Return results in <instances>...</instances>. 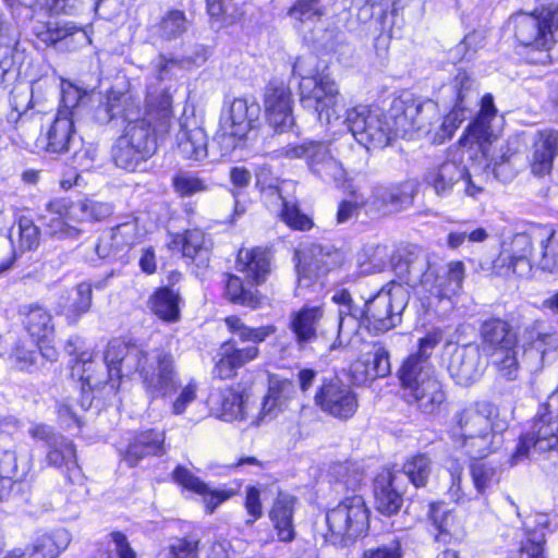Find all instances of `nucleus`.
<instances>
[{"instance_id": "nucleus-11", "label": "nucleus", "mask_w": 558, "mask_h": 558, "mask_svg": "<svg viewBox=\"0 0 558 558\" xmlns=\"http://www.w3.org/2000/svg\"><path fill=\"white\" fill-rule=\"evenodd\" d=\"M330 532L341 541H353L362 535L368 525V511L360 495L344 498L326 514Z\"/></svg>"}, {"instance_id": "nucleus-20", "label": "nucleus", "mask_w": 558, "mask_h": 558, "mask_svg": "<svg viewBox=\"0 0 558 558\" xmlns=\"http://www.w3.org/2000/svg\"><path fill=\"white\" fill-rule=\"evenodd\" d=\"M259 111V105L254 99L235 98L221 117V129L226 134L242 140L257 120Z\"/></svg>"}, {"instance_id": "nucleus-39", "label": "nucleus", "mask_w": 558, "mask_h": 558, "mask_svg": "<svg viewBox=\"0 0 558 558\" xmlns=\"http://www.w3.org/2000/svg\"><path fill=\"white\" fill-rule=\"evenodd\" d=\"M225 294L227 299L238 305L256 308L260 305L262 295L252 284H245L235 275H226Z\"/></svg>"}, {"instance_id": "nucleus-43", "label": "nucleus", "mask_w": 558, "mask_h": 558, "mask_svg": "<svg viewBox=\"0 0 558 558\" xmlns=\"http://www.w3.org/2000/svg\"><path fill=\"white\" fill-rule=\"evenodd\" d=\"M225 324L241 342H253L255 345L265 341L266 338L276 332L274 325L252 328L246 326L240 317L234 315L226 317Z\"/></svg>"}, {"instance_id": "nucleus-12", "label": "nucleus", "mask_w": 558, "mask_h": 558, "mask_svg": "<svg viewBox=\"0 0 558 558\" xmlns=\"http://www.w3.org/2000/svg\"><path fill=\"white\" fill-rule=\"evenodd\" d=\"M409 298L407 287L390 282L366 303V315L374 322L375 328L389 330L400 323Z\"/></svg>"}, {"instance_id": "nucleus-28", "label": "nucleus", "mask_w": 558, "mask_h": 558, "mask_svg": "<svg viewBox=\"0 0 558 558\" xmlns=\"http://www.w3.org/2000/svg\"><path fill=\"white\" fill-rule=\"evenodd\" d=\"M558 153V132L545 130L538 133L533 145L531 158V171L537 177L548 174L553 168V161Z\"/></svg>"}, {"instance_id": "nucleus-32", "label": "nucleus", "mask_w": 558, "mask_h": 558, "mask_svg": "<svg viewBox=\"0 0 558 558\" xmlns=\"http://www.w3.org/2000/svg\"><path fill=\"white\" fill-rule=\"evenodd\" d=\"M481 337L484 349L489 353L518 344V337L511 325L499 318L484 322L481 327Z\"/></svg>"}, {"instance_id": "nucleus-50", "label": "nucleus", "mask_w": 558, "mask_h": 558, "mask_svg": "<svg viewBox=\"0 0 558 558\" xmlns=\"http://www.w3.org/2000/svg\"><path fill=\"white\" fill-rule=\"evenodd\" d=\"M187 20L180 10L167 12L157 25V34L162 40H173L182 36L187 31Z\"/></svg>"}, {"instance_id": "nucleus-51", "label": "nucleus", "mask_w": 558, "mask_h": 558, "mask_svg": "<svg viewBox=\"0 0 558 558\" xmlns=\"http://www.w3.org/2000/svg\"><path fill=\"white\" fill-rule=\"evenodd\" d=\"M102 0H47L46 7L50 14L78 15L96 13Z\"/></svg>"}, {"instance_id": "nucleus-7", "label": "nucleus", "mask_w": 558, "mask_h": 558, "mask_svg": "<svg viewBox=\"0 0 558 558\" xmlns=\"http://www.w3.org/2000/svg\"><path fill=\"white\" fill-rule=\"evenodd\" d=\"M343 123L352 136L367 150L386 147L393 137H399L396 123L378 108L357 106L347 111Z\"/></svg>"}, {"instance_id": "nucleus-26", "label": "nucleus", "mask_w": 558, "mask_h": 558, "mask_svg": "<svg viewBox=\"0 0 558 558\" xmlns=\"http://www.w3.org/2000/svg\"><path fill=\"white\" fill-rule=\"evenodd\" d=\"M296 504V497L280 492L269 511V519L277 532L278 539L281 542L289 543L295 537L293 515Z\"/></svg>"}, {"instance_id": "nucleus-16", "label": "nucleus", "mask_w": 558, "mask_h": 558, "mask_svg": "<svg viewBox=\"0 0 558 558\" xmlns=\"http://www.w3.org/2000/svg\"><path fill=\"white\" fill-rule=\"evenodd\" d=\"M456 95L452 110L444 118L441 136L450 138L459 125L471 112V107L477 102V92L473 80L466 72H459L450 86Z\"/></svg>"}, {"instance_id": "nucleus-40", "label": "nucleus", "mask_w": 558, "mask_h": 558, "mask_svg": "<svg viewBox=\"0 0 558 558\" xmlns=\"http://www.w3.org/2000/svg\"><path fill=\"white\" fill-rule=\"evenodd\" d=\"M326 11V5L320 0H296L287 14L295 27H312L322 20Z\"/></svg>"}, {"instance_id": "nucleus-34", "label": "nucleus", "mask_w": 558, "mask_h": 558, "mask_svg": "<svg viewBox=\"0 0 558 558\" xmlns=\"http://www.w3.org/2000/svg\"><path fill=\"white\" fill-rule=\"evenodd\" d=\"M38 37L48 46L62 41H65L66 45L72 43L73 49L92 43L86 29L77 26L74 22L48 24L45 31L38 33Z\"/></svg>"}, {"instance_id": "nucleus-53", "label": "nucleus", "mask_w": 558, "mask_h": 558, "mask_svg": "<svg viewBox=\"0 0 558 558\" xmlns=\"http://www.w3.org/2000/svg\"><path fill=\"white\" fill-rule=\"evenodd\" d=\"M470 472L473 484L480 494H484L499 481L497 469L487 462H473Z\"/></svg>"}, {"instance_id": "nucleus-41", "label": "nucleus", "mask_w": 558, "mask_h": 558, "mask_svg": "<svg viewBox=\"0 0 558 558\" xmlns=\"http://www.w3.org/2000/svg\"><path fill=\"white\" fill-rule=\"evenodd\" d=\"M492 366L497 376L506 381H514L520 376L518 344L505 350L490 352Z\"/></svg>"}, {"instance_id": "nucleus-22", "label": "nucleus", "mask_w": 558, "mask_h": 558, "mask_svg": "<svg viewBox=\"0 0 558 558\" xmlns=\"http://www.w3.org/2000/svg\"><path fill=\"white\" fill-rule=\"evenodd\" d=\"M165 433L148 429L134 435L126 448L120 450L122 460L130 466L134 468L138 462L147 456H159L166 452Z\"/></svg>"}, {"instance_id": "nucleus-9", "label": "nucleus", "mask_w": 558, "mask_h": 558, "mask_svg": "<svg viewBox=\"0 0 558 558\" xmlns=\"http://www.w3.org/2000/svg\"><path fill=\"white\" fill-rule=\"evenodd\" d=\"M389 118L396 123L397 135L407 137L414 132H430L432 125L439 120V111L437 104L429 99L398 98L389 108Z\"/></svg>"}, {"instance_id": "nucleus-55", "label": "nucleus", "mask_w": 558, "mask_h": 558, "mask_svg": "<svg viewBox=\"0 0 558 558\" xmlns=\"http://www.w3.org/2000/svg\"><path fill=\"white\" fill-rule=\"evenodd\" d=\"M207 12L223 24L233 23L239 16V9L232 0H206Z\"/></svg>"}, {"instance_id": "nucleus-3", "label": "nucleus", "mask_w": 558, "mask_h": 558, "mask_svg": "<svg viewBox=\"0 0 558 558\" xmlns=\"http://www.w3.org/2000/svg\"><path fill=\"white\" fill-rule=\"evenodd\" d=\"M441 337L430 332L420 339L417 352L410 354L398 369L403 397L422 413L434 414L446 401V392L429 357Z\"/></svg>"}, {"instance_id": "nucleus-18", "label": "nucleus", "mask_w": 558, "mask_h": 558, "mask_svg": "<svg viewBox=\"0 0 558 558\" xmlns=\"http://www.w3.org/2000/svg\"><path fill=\"white\" fill-rule=\"evenodd\" d=\"M526 341L525 357L531 371L541 369L548 353L558 348V333L553 332L542 322H533L524 328Z\"/></svg>"}, {"instance_id": "nucleus-8", "label": "nucleus", "mask_w": 558, "mask_h": 558, "mask_svg": "<svg viewBox=\"0 0 558 558\" xmlns=\"http://www.w3.org/2000/svg\"><path fill=\"white\" fill-rule=\"evenodd\" d=\"M558 442V409L550 400L542 403L534 417L531 430L524 434L511 457V463L517 464L529 457L531 448L545 452L551 450Z\"/></svg>"}, {"instance_id": "nucleus-44", "label": "nucleus", "mask_w": 558, "mask_h": 558, "mask_svg": "<svg viewBox=\"0 0 558 558\" xmlns=\"http://www.w3.org/2000/svg\"><path fill=\"white\" fill-rule=\"evenodd\" d=\"M250 409L248 396L232 388L221 393V416L225 421H243Z\"/></svg>"}, {"instance_id": "nucleus-63", "label": "nucleus", "mask_w": 558, "mask_h": 558, "mask_svg": "<svg viewBox=\"0 0 558 558\" xmlns=\"http://www.w3.org/2000/svg\"><path fill=\"white\" fill-rule=\"evenodd\" d=\"M17 233L20 244H35L38 241L39 231L31 218L21 216L16 228L10 232L11 239Z\"/></svg>"}, {"instance_id": "nucleus-38", "label": "nucleus", "mask_w": 558, "mask_h": 558, "mask_svg": "<svg viewBox=\"0 0 558 558\" xmlns=\"http://www.w3.org/2000/svg\"><path fill=\"white\" fill-rule=\"evenodd\" d=\"M27 470L26 465H22L20 471L15 450L0 449V499L9 497L14 484L23 477Z\"/></svg>"}, {"instance_id": "nucleus-46", "label": "nucleus", "mask_w": 558, "mask_h": 558, "mask_svg": "<svg viewBox=\"0 0 558 558\" xmlns=\"http://www.w3.org/2000/svg\"><path fill=\"white\" fill-rule=\"evenodd\" d=\"M24 324L31 336L38 340L48 339L53 333L51 315L38 305L29 306Z\"/></svg>"}, {"instance_id": "nucleus-42", "label": "nucleus", "mask_w": 558, "mask_h": 558, "mask_svg": "<svg viewBox=\"0 0 558 558\" xmlns=\"http://www.w3.org/2000/svg\"><path fill=\"white\" fill-rule=\"evenodd\" d=\"M180 295L170 288L156 291L151 298V310L162 320L175 322L180 316Z\"/></svg>"}, {"instance_id": "nucleus-6", "label": "nucleus", "mask_w": 558, "mask_h": 558, "mask_svg": "<svg viewBox=\"0 0 558 558\" xmlns=\"http://www.w3.org/2000/svg\"><path fill=\"white\" fill-rule=\"evenodd\" d=\"M511 22L518 41L535 49L527 56L529 62L547 64L550 60L548 51L558 33V7L544 9L539 15L519 13Z\"/></svg>"}, {"instance_id": "nucleus-64", "label": "nucleus", "mask_w": 558, "mask_h": 558, "mask_svg": "<svg viewBox=\"0 0 558 558\" xmlns=\"http://www.w3.org/2000/svg\"><path fill=\"white\" fill-rule=\"evenodd\" d=\"M401 545L398 539H392L387 544L375 548H368L364 551L362 558H401Z\"/></svg>"}, {"instance_id": "nucleus-58", "label": "nucleus", "mask_w": 558, "mask_h": 558, "mask_svg": "<svg viewBox=\"0 0 558 558\" xmlns=\"http://www.w3.org/2000/svg\"><path fill=\"white\" fill-rule=\"evenodd\" d=\"M556 230L548 225H531L524 233L515 235L514 241L518 243L529 240L531 244H549L555 241Z\"/></svg>"}, {"instance_id": "nucleus-17", "label": "nucleus", "mask_w": 558, "mask_h": 558, "mask_svg": "<svg viewBox=\"0 0 558 558\" xmlns=\"http://www.w3.org/2000/svg\"><path fill=\"white\" fill-rule=\"evenodd\" d=\"M264 106L267 120L276 132H287L293 126L291 93L283 83L271 82L267 85Z\"/></svg>"}, {"instance_id": "nucleus-1", "label": "nucleus", "mask_w": 558, "mask_h": 558, "mask_svg": "<svg viewBox=\"0 0 558 558\" xmlns=\"http://www.w3.org/2000/svg\"><path fill=\"white\" fill-rule=\"evenodd\" d=\"M151 74L146 84L145 116L135 117L128 107L126 97L110 93L105 102L96 109V119L108 123L121 117L126 125L113 147L112 158L118 168L134 172L157 151V132H167L172 118V93L178 73L184 69V61L163 53L150 62Z\"/></svg>"}, {"instance_id": "nucleus-2", "label": "nucleus", "mask_w": 558, "mask_h": 558, "mask_svg": "<svg viewBox=\"0 0 558 558\" xmlns=\"http://www.w3.org/2000/svg\"><path fill=\"white\" fill-rule=\"evenodd\" d=\"M104 359L111 388H118L120 378L134 373L140 374L150 398L167 397L180 385L173 356L163 349L148 353L141 345L113 339L108 343Z\"/></svg>"}, {"instance_id": "nucleus-57", "label": "nucleus", "mask_w": 558, "mask_h": 558, "mask_svg": "<svg viewBox=\"0 0 558 558\" xmlns=\"http://www.w3.org/2000/svg\"><path fill=\"white\" fill-rule=\"evenodd\" d=\"M527 538L523 543L519 558H546L544 556L545 534L542 531H532L529 523H524Z\"/></svg>"}, {"instance_id": "nucleus-47", "label": "nucleus", "mask_w": 558, "mask_h": 558, "mask_svg": "<svg viewBox=\"0 0 558 558\" xmlns=\"http://www.w3.org/2000/svg\"><path fill=\"white\" fill-rule=\"evenodd\" d=\"M80 221H100L111 216L112 205L94 199H82L72 205L70 211Z\"/></svg>"}, {"instance_id": "nucleus-13", "label": "nucleus", "mask_w": 558, "mask_h": 558, "mask_svg": "<svg viewBox=\"0 0 558 558\" xmlns=\"http://www.w3.org/2000/svg\"><path fill=\"white\" fill-rule=\"evenodd\" d=\"M314 400L324 413L341 421L351 418L359 408L356 393L337 378L324 381Z\"/></svg>"}, {"instance_id": "nucleus-29", "label": "nucleus", "mask_w": 558, "mask_h": 558, "mask_svg": "<svg viewBox=\"0 0 558 558\" xmlns=\"http://www.w3.org/2000/svg\"><path fill=\"white\" fill-rule=\"evenodd\" d=\"M172 478L183 488L201 495L209 513L214 512L221 502L230 497V494L223 490L210 489L206 483L182 465L174 469Z\"/></svg>"}, {"instance_id": "nucleus-62", "label": "nucleus", "mask_w": 558, "mask_h": 558, "mask_svg": "<svg viewBox=\"0 0 558 558\" xmlns=\"http://www.w3.org/2000/svg\"><path fill=\"white\" fill-rule=\"evenodd\" d=\"M38 357V353L34 349H27L23 344H16L9 354V361L17 369L27 371L32 367Z\"/></svg>"}, {"instance_id": "nucleus-19", "label": "nucleus", "mask_w": 558, "mask_h": 558, "mask_svg": "<svg viewBox=\"0 0 558 558\" xmlns=\"http://www.w3.org/2000/svg\"><path fill=\"white\" fill-rule=\"evenodd\" d=\"M483 369L480 350L474 344L456 347L450 354L448 372L460 386L466 387L475 383Z\"/></svg>"}, {"instance_id": "nucleus-48", "label": "nucleus", "mask_w": 558, "mask_h": 558, "mask_svg": "<svg viewBox=\"0 0 558 558\" xmlns=\"http://www.w3.org/2000/svg\"><path fill=\"white\" fill-rule=\"evenodd\" d=\"M47 461L56 468H66L69 471L76 466L75 448L72 441L60 436L48 447Z\"/></svg>"}, {"instance_id": "nucleus-5", "label": "nucleus", "mask_w": 558, "mask_h": 558, "mask_svg": "<svg viewBox=\"0 0 558 558\" xmlns=\"http://www.w3.org/2000/svg\"><path fill=\"white\" fill-rule=\"evenodd\" d=\"M305 63L304 59L299 58L293 65V74L301 78V104L305 109L313 110L319 122L331 124L340 118L343 107L338 85L327 73L306 71Z\"/></svg>"}, {"instance_id": "nucleus-33", "label": "nucleus", "mask_w": 558, "mask_h": 558, "mask_svg": "<svg viewBox=\"0 0 558 558\" xmlns=\"http://www.w3.org/2000/svg\"><path fill=\"white\" fill-rule=\"evenodd\" d=\"M323 316L324 311L320 306L307 305L291 314L290 328L300 347L317 337V329Z\"/></svg>"}, {"instance_id": "nucleus-60", "label": "nucleus", "mask_w": 558, "mask_h": 558, "mask_svg": "<svg viewBox=\"0 0 558 558\" xmlns=\"http://www.w3.org/2000/svg\"><path fill=\"white\" fill-rule=\"evenodd\" d=\"M175 192L181 196H192L196 193L207 191L208 186L205 181L191 173H179L173 178Z\"/></svg>"}, {"instance_id": "nucleus-36", "label": "nucleus", "mask_w": 558, "mask_h": 558, "mask_svg": "<svg viewBox=\"0 0 558 558\" xmlns=\"http://www.w3.org/2000/svg\"><path fill=\"white\" fill-rule=\"evenodd\" d=\"M70 544L65 530H56L38 536L27 548L28 558H57Z\"/></svg>"}, {"instance_id": "nucleus-15", "label": "nucleus", "mask_w": 558, "mask_h": 558, "mask_svg": "<svg viewBox=\"0 0 558 558\" xmlns=\"http://www.w3.org/2000/svg\"><path fill=\"white\" fill-rule=\"evenodd\" d=\"M424 180L438 196L449 195L458 184H462L470 196H475L481 191L471 181L465 166L457 160H445L439 166L429 168Z\"/></svg>"}, {"instance_id": "nucleus-56", "label": "nucleus", "mask_w": 558, "mask_h": 558, "mask_svg": "<svg viewBox=\"0 0 558 558\" xmlns=\"http://www.w3.org/2000/svg\"><path fill=\"white\" fill-rule=\"evenodd\" d=\"M361 313L360 308L348 313L344 310H339L338 340L340 344L349 343L352 336L357 332L360 327L359 316Z\"/></svg>"}, {"instance_id": "nucleus-54", "label": "nucleus", "mask_w": 558, "mask_h": 558, "mask_svg": "<svg viewBox=\"0 0 558 558\" xmlns=\"http://www.w3.org/2000/svg\"><path fill=\"white\" fill-rule=\"evenodd\" d=\"M199 542L195 535L175 537L169 544L167 558H198Z\"/></svg>"}, {"instance_id": "nucleus-49", "label": "nucleus", "mask_w": 558, "mask_h": 558, "mask_svg": "<svg viewBox=\"0 0 558 558\" xmlns=\"http://www.w3.org/2000/svg\"><path fill=\"white\" fill-rule=\"evenodd\" d=\"M93 290L86 282L78 283L70 293L68 303L63 305L64 314L73 320L87 313L92 306Z\"/></svg>"}, {"instance_id": "nucleus-30", "label": "nucleus", "mask_w": 558, "mask_h": 558, "mask_svg": "<svg viewBox=\"0 0 558 558\" xmlns=\"http://www.w3.org/2000/svg\"><path fill=\"white\" fill-rule=\"evenodd\" d=\"M268 174L269 170L267 168H260L256 173V185L262 190L267 187L271 194L277 195L282 201L281 219L291 229L300 231L310 230L313 227L312 220L300 210L296 203L287 201L280 195L278 187L268 182Z\"/></svg>"}, {"instance_id": "nucleus-27", "label": "nucleus", "mask_w": 558, "mask_h": 558, "mask_svg": "<svg viewBox=\"0 0 558 558\" xmlns=\"http://www.w3.org/2000/svg\"><path fill=\"white\" fill-rule=\"evenodd\" d=\"M399 477L398 474L384 471L375 480L374 495L376 509L385 515L397 513L403 504L402 495L396 487Z\"/></svg>"}, {"instance_id": "nucleus-52", "label": "nucleus", "mask_w": 558, "mask_h": 558, "mask_svg": "<svg viewBox=\"0 0 558 558\" xmlns=\"http://www.w3.org/2000/svg\"><path fill=\"white\" fill-rule=\"evenodd\" d=\"M402 472L415 487H424L432 472V461L425 454L413 456L403 464Z\"/></svg>"}, {"instance_id": "nucleus-45", "label": "nucleus", "mask_w": 558, "mask_h": 558, "mask_svg": "<svg viewBox=\"0 0 558 558\" xmlns=\"http://www.w3.org/2000/svg\"><path fill=\"white\" fill-rule=\"evenodd\" d=\"M61 101L58 111H65L64 116L76 119L81 108L88 96V92L70 81L61 80L60 82Z\"/></svg>"}, {"instance_id": "nucleus-31", "label": "nucleus", "mask_w": 558, "mask_h": 558, "mask_svg": "<svg viewBox=\"0 0 558 558\" xmlns=\"http://www.w3.org/2000/svg\"><path fill=\"white\" fill-rule=\"evenodd\" d=\"M65 111H58L54 121L47 132L46 150L53 154H63L76 143L74 130L75 119L64 116Z\"/></svg>"}, {"instance_id": "nucleus-10", "label": "nucleus", "mask_w": 558, "mask_h": 558, "mask_svg": "<svg viewBox=\"0 0 558 558\" xmlns=\"http://www.w3.org/2000/svg\"><path fill=\"white\" fill-rule=\"evenodd\" d=\"M279 156L304 159L311 172L325 182H340L344 178L342 165L323 142L310 141L300 145H288L279 150Z\"/></svg>"}, {"instance_id": "nucleus-14", "label": "nucleus", "mask_w": 558, "mask_h": 558, "mask_svg": "<svg viewBox=\"0 0 558 558\" xmlns=\"http://www.w3.org/2000/svg\"><path fill=\"white\" fill-rule=\"evenodd\" d=\"M414 185L401 182L388 186H375L363 202L366 214L373 217L388 216L408 209L413 204Z\"/></svg>"}, {"instance_id": "nucleus-37", "label": "nucleus", "mask_w": 558, "mask_h": 558, "mask_svg": "<svg viewBox=\"0 0 558 558\" xmlns=\"http://www.w3.org/2000/svg\"><path fill=\"white\" fill-rule=\"evenodd\" d=\"M465 278V266L462 262H450L442 276L436 278V283L430 291L438 299H452L462 291Z\"/></svg>"}, {"instance_id": "nucleus-59", "label": "nucleus", "mask_w": 558, "mask_h": 558, "mask_svg": "<svg viewBox=\"0 0 558 558\" xmlns=\"http://www.w3.org/2000/svg\"><path fill=\"white\" fill-rule=\"evenodd\" d=\"M331 472L338 483H342L348 489L353 492L363 480L362 472H360V470L350 462L333 465Z\"/></svg>"}, {"instance_id": "nucleus-35", "label": "nucleus", "mask_w": 558, "mask_h": 558, "mask_svg": "<svg viewBox=\"0 0 558 558\" xmlns=\"http://www.w3.org/2000/svg\"><path fill=\"white\" fill-rule=\"evenodd\" d=\"M429 517L438 533L436 539L450 543L451 539H460L464 535V529L458 517L441 504H432Z\"/></svg>"}, {"instance_id": "nucleus-21", "label": "nucleus", "mask_w": 558, "mask_h": 558, "mask_svg": "<svg viewBox=\"0 0 558 558\" xmlns=\"http://www.w3.org/2000/svg\"><path fill=\"white\" fill-rule=\"evenodd\" d=\"M178 154L190 161H202L208 154V137L204 129L196 125L194 119L180 122L177 134Z\"/></svg>"}, {"instance_id": "nucleus-4", "label": "nucleus", "mask_w": 558, "mask_h": 558, "mask_svg": "<svg viewBox=\"0 0 558 558\" xmlns=\"http://www.w3.org/2000/svg\"><path fill=\"white\" fill-rule=\"evenodd\" d=\"M495 408L482 401L457 411L452 433L456 446L471 459H483L497 450L502 442L494 423Z\"/></svg>"}, {"instance_id": "nucleus-24", "label": "nucleus", "mask_w": 558, "mask_h": 558, "mask_svg": "<svg viewBox=\"0 0 558 558\" xmlns=\"http://www.w3.org/2000/svg\"><path fill=\"white\" fill-rule=\"evenodd\" d=\"M236 269L245 272L255 284L266 281L271 271V253L266 246H241L236 255Z\"/></svg>"}, {"instance_id": "nucleus-61", "label": "nucleus", "mask_w": 558, "mask_h": 558, "mask_svg": "<svg viewBox=\"0 0 558 558\" xmlns=\"http://www.w3.org/2000/svg\"><path fill=\"white\" fill-rule=\"evenodd\" d=\"M73 204L66 198H56L47 203L46 210L51 216L50 222L68 226V220H76L70 213Z\"/></svg>"}, {"instance_id": "nucleus-23", "label": "nucleus", "mask_w": 558, "mask_h": 558, "mask_svg": "<svg viewBox=\"0 0 558 558\" xmlns=\"http://www.w3.org/2000/svg\"><path fill=\"white\" fill-rule=\"evenodd\" d=\"M259 354L255 344L239 348L235 339L223 342L220 347L219 360L215 372L218 377L226 379L235 374V371L254 361Z\"/></svg>"}, {"instance_id": "nucleus-25", "label": "nucleus", "mask_w": 558, "mask_h": 558, "mask_svg": "<svg viewBox=\"0 0 558 558\" xmlns=\"http://www.w3.org/2000/svg\"><path fill=\"white\" fill-rule=\"evenodd\" d=\"M390 371L389 353L383 345H374L351 365L352 376L356 383L386 377Z\"/></svg>"}]
</instances>
